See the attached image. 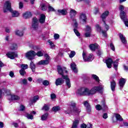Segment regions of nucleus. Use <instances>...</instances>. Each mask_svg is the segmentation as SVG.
Wrapping results in <instances>:
<instances>
[{
    "label": "nucleus",
    "mask_w": 128,
    "mask_h": 128,
    "mask_svg": "<svg viewBox=\"0 0 128 128\" xmlns=\"http://www.w3.org/2000/svg\"><path fill=\"white\" fill-rule=\"evenodd\" d=\"M76 104L74 102H70L68 106V110L64 111V114H80V110L76 107Z\"/></svg>",
    "instance_id": "nucleus-1"
},
{
    "label": "nucleus",
    "mask_w": 128,
    "mask_h": 128,
    "mask_svg": "<svg viewBox=\"0 0 128 128\" xmlns=\"http://www.w3.org/2000/svg\"><path fill=\"white\" fill-rule=\"evenodd\" d=\"M4 12H12V18H18L20 16V13L18 12L14 11L12 8V3L10 1H6L4 7Z\"/></svg>",
    "instance_id": "nucleus-2"
},
{
    "label": "nucleus",
    "mask_w": 128,
    "mask_h": 128,
    "mask_svg": "<svg viewBox=\"0 0 128 128\" xmlns=\"http://www.w3.org/2000/svg\"><path fill=\"white\" fill-rule=\"evenodd\" d=\"M108 14H110V12L108 11H106L104 12L101 16L102 18V22L104 24V26H103V30H102V34L103 36H104L105 38H106V36H108L106 32H108V30H110V26H108V25L106 24V21H104L106 18V16H108Z\"/></svg>",
    "instance_id": "nucleus-3"
},
{
    "label": "nucleus",
    "mask_w": 128,
    "mask_h": 128,
    "mask_svg": "<svg viewBox=\"0 0 128 128\" xmlns=\"http://www.w3.org/2000/svg\"><path fill=\"white\" fill-rule=\"evenodd\" d=\"M104 88L102 85H100L98 86H94L90 90L88 88L87 96H90L92 94H94L96 92H100Z\"/></svg>",
    "instance_id": "nucleus-4"
},
{
    "label": "nucleus",
    "mask_w": 128,
    "mask_h": 128,
    "mask_svg": "<svg viewBox=\"0 0 128 128\" xmlns=\"http://www.w3.org/2000/svg\"><path fill=\"white\" fill-rule=\"evenodd\" d=\"M57 70L58 74L62 76V78H64V76H67L68 75H64V74H68V71L66 70V68L64 67H62L60 66H58L57 67Z\"/></svg>",
    "instance_id": "nucleus-5"
},
{
    "label": "nucleus",
    "mask_w": 128,
    "mask_h": 128,
    "mask_svg": "<svg viewBox=\"0 0 128 128\" xmlns=\"http://www.w3.org/2000/svg\"><path fill=\"white\" fill-rule=\"evenodd\" d=\"M78 96H88V88H80L76 92Z\"/></svg>",
    "instance_id": "nucleus-6"
},
{
    "label": "nucleus",
    "mask_w": 128,
    "mask_h": 128,
    "mask_svg": "<svg viewBox=\"0 0 128 128\" xmlns=\"http://www.w3.org/2000/svg\"><path fill=\"white\" fill-rule=\"evenodd\" d=\"M36 56V53L34 50H30L26 53V58L28 60H34Z\"/></svg>",
    "instance_id": "nucleus-7"
},
{
    "label": "nucleus",
    "mask_w": 128,
    "mask_h": 128,
    "mask_svg": "<svg viewBox=\"0 0 128 128\" xmlns=\"http://www.w3.org/2000/svg\"><path fill=\"white\" fill-rule=\"evenodd\" d=\"M45 58H46V60H42L38 62L37 64L42 65V66H46V64H50V56L47 54L44 55Z\"/></svg>",
    "instance_id": "nucleus-8"
},
{
    "label": "nucleus",
    "mask_w": 128,
    "mask_h": 128,
    "mask_svg": "<svg viewBox=\"0 0 128 128\" xmlns=\"http://www.w3.org/2000/svg\"><path fill=\"white\" fill-rule=\"evenodd\" d=\"M82 57L84 62H92V60H94V55L92 54H89V56L86 58V55L84 52L82 53Z\"/></svg>",
    "instance_id": "nucleus-9"
},
{
    "label": "nucleus",
    "mask_w": 128,
    "mask_h": 128,
    "mask_svg": "<svg viewBox=\"0 0 128 128\" xmlns=\"http://www.w3.org/2000/svg\"><path fill=\"white\" fill-rule=\"evenodd\" d=\"M32 28H34V30H38V18L36 17L32 19Z\"/></svg>",
    "instance_id": "nucleus-10"
},
{
    "label": "nucleus",
    "mask_w": 128,
    "mask_h": 128,
    "mask_svg": "<svg viewBox=\"0 0 128 128\" xmlns=\"http://www.w3.org/2000/svg\"><path fill=\"white\" fill-rule=\"evenodd\" d=\"M120 10V18L123 20V22H126V20H124V18H126V13L124 11V7L122 6H120L119 8Z\"/></svg>",
    "instance_id": "nucleus-11"
},
{
    "label": "nucleus",
    "mask_w": 128,
    "mask_h": 128,
    "mask_svg": "<svg viewBox=\"0 0 128 128\" xmlns=\"http://www.w3.org/2000/svg\"><path fill=\"white\" fill-rule=\"evenodd\" d=\"M96 108L97 110H108V106H106V102H103L102 106H100V104H97L96 106Z\"/></svg>",
    "instance_id": "nucleus-12"
},
{
    "label": "nucleus",
    "mask_w": 128,
    "mask_h": 128,
    "mask_svg": "<svg viewBox=\"0 0 128 128\" xmlns=\"http://www.w3.org/2000/svg\"><path fill=\"white\" fill-rule=\"evenodd\" d=\"M6 56L10 60H14V58H17L18 53L16 52H9L6 54Z\"/></svg>",
    "instance_id": "nucleus-13"
},
{
    "label": "nucleus",
    "mask_w": 128,
    "mask_h": 128,
    "mask_svg": "<svg viewBox=\"0 0 128 128\" xmlns=\"http://www.w3.org/2000/svg\"><path fill=\"white\" fill-rule=\"evenodd\" d=\"M126 80L124 78H121L119 80V86L120 88V90H122L124 88V84H126Z\"/></svg>",
    "instance_id": "nucleus-14"
},
{
    "label": "nucleus",
    "mask_w": 128,
    "mask_h": 128,
    "mask_svg": "<svg viewBox=\"0 0 128 128\" xmlns=\"http://www.w3.org/2000/svg\"><path fill=\"white\" fill-rule=\"evenodd\" d=\"M64 78H57L55 82V84L56 86H62V84L64 83Z\"/></svg>",
    "instance_id": "nucleus-15"
},
{
    "label": "nucleus",
    "mask_w": 128,
    "mask_h": 128,
    "mask_svg": "<svg viewBox=\"0 0 128 128\" xmlns=\"http://www.w3.org/2000/svg\"><path fill=\"white\" fill-rule=\"evenodd\" d=\"M100 46L97 44H91L89 46V48L92 52H96V50H98Z\"/></svg>",
    "instance_id": "nucleus-16"
},
{
    "label": "nucleus",
    "mask_w": 128,
    "mask_h": 128,
    "mask_svg": "<svg viewBox=\"0 0 128 128\" xmlns=\"http://www.w3.org/2000/svg\"><path fill=\"white\" fill-rule=\"evenodd\" d=\"M112 62H114V61L112 60V58H109L106 60V64L108 68H112Z\"/></svg>",
    "instance_id": "nucleus-17"
},
{
    "label": "nucleus",
    "mask_w": 128,
    "mask_h": 128,
    "mask_svg": "<svg viewBox=\"0 0 128 128\" xmlns=\"http://www.w3.org/2000/svg\"><path fill=\"white\" fill-rule=\"evenodd\" d=\"M63 80H66V86H68V88H70V78H68V76H63Z\"/></svg>",
    "instance_id": "nucleus-18"
},
{
    "label": "nucleus",
    "mask_w": 128,
    "mask_h": 128,
    "mask_svg": "<svg viewBox=\"0 0 128 128\" xmlns=\"http://www.w3.org/2000/svg\"><path fill=\"white\" fill-rule=\"evenodd\" d=\"M119 37L122 42L124 44H126L127 42L126 39V37H124V35L121 33L119 34Z\"/></svg>",
    "instance_id": "nucleus-19"
},
{
    "label": "nucleus",
    "mask_w": 128,
    "mask_h": 128,
    "mask_svg": "<svg viewBox=\"0 0 128 128\" xmlns=\"http://www.w3.org/2000/svg\"><path fill=\"white\" fill-rule=\"evenodd\" d=\"M45 22H46V15L44 14H41L40 15L39 22H40V24H44Z\"/></svg>",
    "instance_id": "nucleus-20"
},
{
    "label": "nucleus",
    "mask_w": 128,
    "mask_h": 128,
    "mask_svg": "<svg viewBox=\"0 0 128 128\" xmlns=\"http://www.w3.org/2000/svg\"><path fill=\"white\" fill-rule=\"evenodd\" d=\"M84 106L86 107V110L88 112H90L92 109L90 108V105L88 104V101H85L84 102Z\"/></svg>",
    "instance_id": "nucleus-21"
},
{
    "label": "nucleus",
    "mask_w": 128,
    "mask_h": 128,
    "mask_svg": "<svg viewBox=\"0 0 128 128\" xmlns=\"http://www.w3.org/2000/svg\"><path fill=\"white\" fill-rule=\"evenodd\" d=\"M80 18L83 22H86V16L84 14H81Z\"/></svg>",
    "instance_id": "nucleus-22"
},
{
    "label": "nucleus",
    "mask_w": 128,
    "mask_h": 128,
    "mask_svg": "<svg viewBox=\"0 0 128 128\" xmlns=\"http://www.w3.org/2000/svg\"><path fill=\"white\" fill-rule=\"evenodd\" d=\"M70 68L72 70L75 72V74H76L78 72V69L76 68V64L74 62L70 64Z\"/></svg>",
    "instance_id": "nucleus-23"
},
{
    "label": "nucleus",
    "mask_w": 128,
    "mask_h": 128,
    "mask_svg": "<svg viewBox=\"0 0 128 128\" xmlns=\"http://www.w3.org/2000/svg\"><path fill=\"white\" fill-rule=\"evenodd\" d=\"M116 81L112 80V82H110V88L112 92H114L116 90Z\"/></svg>",
    "instance_id": "nucleus-24"
},
{
    "label": "nucleus",
    "mask_w": 128,
    "mask_h": 128,
    "mask_svg": "<svg viewBox=\"0 0 128 128\" xmlns=\"http://www.w3.org/2000/svg\"><path fill=\"white\" fill-rule=\"evenodd\" d=\"M32 16V12H26L23 14V18H30Z\"/></svg>",
    "instance_id": "nucleus-25"
},
{
    "label": "nucleus",
    "mask_w": 128,
    "mask_h": 128,
    "mask_svg": "<svg viewBox=\"0 0 128 128\" xmlns=\"http://www.w3.org/2000/svg\"><path fill=\"white\" fill-rule=\"evenodd\" d=\"M77 12L76 11V10L74 9H71L70 12V18H72L74 16H76V15Z\"/></svg>",
    "instance_id": "nucleus-26"
},
{
    "label": "nucleus",
    "mask_w": 128,
    "mask_h": 128,
    "mask_svg": "<svg viewBox=\"0 0 128 128\" xmlns=\"http://www.w3.org/2000/svg\"><path fill=\"white\" fill-rule=\"evenodd\" d=\"M30 68H31L32 72H36V64L34 63V62L31 61L30 63Z\"/></svg>",
    "instance_id": "nucleus-27"
},
{
    "label": "nucleus",
    "mask_w": 128,
    "mask_h": 128,
    "mask_svg": "<svg viewBox=\"0 0 128 128\" xmlns=\"http://www.w3.org/2000/svg\"><path fill=\"white\" fill-rule=\"evenodd\" d=\"M15 34L16 36H24V30H16L15 31Z\"/></svg>",
    "instance_id": "nucleus-28"
},
{
    "label": "nucleus",
    "mask_w": 128,
    "mask_h": 128,
    "mask_svg": "<svg viewBox=\"0 0 128 128\" xmlns=\"http://www.w3.org/2000/svg\"><path fill=\"white\" fill-rule=\"evenodd\" d=\"M58 12L59 14H61L62 16H66V14H68V11L66 10V9H63V10H58Z\"/></svg>",
    "instance_id": "nucleus-29"
},
{
    "label": "nucleus",
    "mask_w": 128,
    "mask_h": 128,
    "mask_svg": "<svg viewBox=\"0 0 128 128\" xmlns=\"http://www.w3.org/2000/svg\"><path fill=\"white\" fill-rule=\"evenodd\" d=\"M11 98L12 100H19L20 98L19 96H18L17 95L14 94H10Z\"/></svg>",
    "instance_id": "nucleus-30"
},
{
    "label": "nucleus",
    "mask_w": 128,
    "mask_h": 128,
    "mask_svg": "<svg viewBox=\"0 0 128 128\" xmlns=\"http://www.w3.org/2000/svg\"><path fill=\"white\" fill-rule=\"evenodd\" d=\"M78 122H80V120H74L73 122V124L72 126V128H78Z\"/></svg>",
    "instance_id": "nucleus-31"
},
{
    "label": "nucleus",
    "mask_w": 128,
    "mask_h": 128,
    "mask_svg": "<svg viewBox=\"0 0 128 128\" xmlns=\"http://www.w3.org/2000/svg\"><path fill=\"white\" fill-rule=\"evenodd\" d=\"M25 116L28 120H34V116L32 114L26 113L25 114Z\"/></svg>",
    "instance_id": "nucleus-32"
},
{
    "label": "nucleus",
    "mask_w": 128,
    "mask_h": 128,
    "mask_svg": "<svg viewBox=\"0 0 128 128\" xmlns=\"http://www.w3.org/2000/svg\"><path fill=\"white\" fill-rule=\"evenodd\" d=\"M118 60H116L114 61L113 62V64H114V70H118Z\"/></svg>",
    "instance_id": "nucleus-33"
},
{
    "label": "nucleus",
    "mask_w": 128,
    "mask_h": 128,
    "mask_svg": "<svg viewBox=\"0 0 128 128\" xmlns=\"http://www.w3.org/2000/svg\"><path fill=\"white\" fill-rule=\"evenodd\" d=\"M48 114L46 113L41 116L42 120H46L48 117Z\"/></svg>",
    "instance_id": "nucleus-34"
},
{
    "label": "nucleus",
    "mask_w": 128,
    "mask_h": 128,
    "mask_svg": "<svg viewBox=\"0 0 128 128\" xmlns=\"http://www.w3.org/2000/svg\"><path fill=\"white\" fill-rule=\"evenodd\" d=\"M16 48H18V45L16 44H12L10 46V49H11L12 50H16Z\"/></svg>",
    "instance_id": "nucleus-35"
},
{
    "label": "nucleus",
    "mask_w": 128,
    "mask_h": 128,
    "mask_svg": "<svg viewBox=\"0 0 128 128\" xmlns=\"http://www.w3.org/2000/svg\"><path fill=\"white\" fill-rule=\"evenodd\" d=\"M116 118L117 120H120V122H122L124 119L122 118V116L118 114L116 115Z\"/></svg>",
    "instance_id": "nucleus-36"
},
{
    "label": "nucleus",
    "mask_w": 128,
    "mask_h": 128,
    "mask_svg": "<svg viewBox=\"0 0 128 128\" xmlns=\"http://www.w3.org/2000/svg\"><path fill=\"white\" fill-rule=\"evenodd\" d=\"M21 69L26 70H28V65L26 64H22L20 65Z\"/></svg>",
    "instance_id": "nucleus-37"
},
{
    "label": "nucleus",
    "mask_w": 128,
    "mask_h": 128,
    "mask_svg": "<svg viewBox=\"0 0 128 128\" xmlns=\"http://www.w3.org/2000/svg\"><path fill=\"white\" fill-rule=\"evenodd\" d=\"M92 78H94V80H95L97 82H100V78H98V76L96 74H92Z\"/></svg>",
    "instance_id": "nucleus-38"
},
{
    "label": "nucleus",
    "mask_w": 128,
    "mask_h": 128,
    "mask_svg": "<svg viewBox=\"0 0 128 128\" xmlns=\"http://www.w3.org/2000/svg\"><path fill=\"white\" fill-rule=\"evenodd\" d=\"M96 30L97 32H102V27L100 26V25H98V24H96Z\"/></svg>",
    "instance_id": "nucleus-39"
},
{
    "label": "nucleus",
    "mask_w": 128,
    "mask_h": 128,
    "mask_svg": "<svg viewBox=\"0 0 128 128\" xmlns=\"http://www.w3.org/2000/svg\"><path fill=\"white\" fill-rule=\"evenodd\" d=\"M73 24H74V28H78V22H76V19H73Z\"/></svg>",
    "instance_id": "nucleus-40"
},
{
    "label": "nucleus",
    "mask_w": 128,
    "mask_h": 128,
    "mask_svg": "<svg viewBox=\"0 0 128 128\" xmlns=\"http://www.w3.org/2000/svg\"><path fill=\"white\" fill-rule=\"evenodd\" d=\"M41 6V10H46V4L42 3L40 5Z\"/></svg>",
    "instance_id": "nucleus-41"
},
{
    "label": "nucleus",
    "mask_w": 128,
    "mask_h": 128,
    "mask_svg": "<svg viewBox=\"0 0 128 128\" xmlns=\"http://www.w3.org/2000/svg\"><path fill=\"white\" fill-rule=\"evenodd\" d=\"M60 110V108L58 106L53 107L52 108V110H53V112H58Z\"/></svg>",
    "instance_id": "nucleus-42"
},
{
    "label": "nucleus",
    "mask_w": 128,
    "mask_h": 128,
    "mask_svg": "<svg viewBox=\"0 0 128 128\" xmlns=\"http://www.w3.org/2000/svg\"><path fill=\"white\" fill-rule=\"evenodd\" d=\"M20 76H24L26 72V70H24V69H21L20 70Z\"/></svg>",
    "instance_id": "nucleus-43"
},
{
    "label": "nucleus",
    "mask_w": 128,
    "mask_h": 128,
    "mask_svg": "<svg viewBox=\"0 0 128 128\" xmlns=\"http://www.w3.org/2000/svg\"><path fill=\"white\" fill-rule=\"evenodd\" d=\"M42 110H46V111L49 110L50 106H48L47 104H44Z\"/></svg>",
    "instance_id": "nucleus-44"
},
{
    "label": "nucleus",
    "mask_w": 128,
    "mask_h": 128,
    "mask_svg": "<svg viewBox=\"0 0 128 128\" xmlns=\"http://www.w3.org/2000/svg\"><path fill=\"white\" fill-rule=\"evenodd\" d=\"M74 34H76V36H80V32H78V30L74 28Z\"/></svg>",
    "instance_id": "nucleus-45"
},
{
    "label": "nucleus",
    "mask_w": 128,
    "mask_h": 128,
    "mask_svg": "<svg viewBox=\"0 0 128 128\" xmlns=\"http://www.w3.org/2000/svg\"><path fill=\"white\" fill-rule=\"evenodd\" d=\"M36 56H44V53L42 51H38L36 53Z\"/></svg>",
    "instance_id": "nucleus-46"
},
{
    "label": "nucleus",
    "mask_w": 128,
    "mask_h": 128,
    "mask_svg": "<svg viewBox=\"0 0 128 128\" xmlns=\"http://www.w3.org/2000/svg\"><path fill=\"white\" fill-rule=\"evenodd\" d=\"M74 56H76V52L74 51H72L70 52V54L69 55L70 58H72L74 57Z\"/></svg>",
    "instance_id": "nucleus-47"
},
{
    "label": "nucleus",
    "mask_w": 128,
    "mask_h": 128,
    "mask_svg": "<svg viewBox=\"0 0 128 128\" xmlns=\"http://www.w3.org/2000/svg\"><path fill=\"white\" fill-rule=\"evenodd\" d=\"M86 31L88 32H92V28L89 26H86Z\"/></svg>",
    "instance_id": "nucleus-48"
},
{
    "label": "nucleus",
    "mask_w": 128,
    "mask_h": 128,
    "mask_svg": "<svg viewBox=\"0 0 128 128\" xmlns=\"http://www.w3.org/2000/svg\"><path fill=\"white\" fill-rule=\"evenodd\" d=\"M38 100V96H34L32 100V102H36Z\"/></svg>",
    "instance_id": "nucleus-49"
},
{
    "label": "nucleus",
    "mask_w": 128,
    "mask_h": 128,
    "mask_svg": "<svg viewBox=\"0 0 128 128\" xmlns=\"http://www.w3.org/2000/svg\"><path fill=\"white\" fill-rule=\"evenodd\" d=\"M48 10L49 12H55L54 8L50 6H48Z\"/></svg>",
    "instance_id": "nucleus-50"
},
{
    "label": "nucleus",
    "mask_w": 128,
    "mask_h": 128,
    "mask_svg": "<svg viewBox=\"0 0 128 128\" xmlns=\"http://www.w3.org/2000/svg\"><path fill=\"white\" fill-rule=\"evenodd\" d=\"M110 48L111 50H113L114 52V50H116V48H114V44H112V43H110Z\"/></svg>",
    "instance_id": "nucleus-51"
},
{
    "label": "nucleus",
    "mask_w": 128,
    "mask_h": 128,
    "mask_svg": "<svg viewBox=\"0 0 128 128\" xmlns=\"http://www.w3.org/2000/svg\"><path fill=\"white\" fill-rule=\"evenodd\" d=\"M120 126H128V122L124 121L123 124H121Z\"/></svg>",
    "instance_id": "nucleus-52"
},
{
    "label": "nucleus",
    "mask_w": 128,
    "mask_h": 128,
    "mask_svg": "<svg viewBox=\"0 0 128 128\" xmlns=\"http://www.w3.org/2000/svg\"><path fill=\"white\" fill-rule=\"evenodd\" d=\"M26 110V107L24 105H20V112H24Z\"/></svg>",
    "instance_id": "nucleus-53"
},
{
    "label": "nucleus",
    "mask_w": 128,
    "mask_h": 128,
    "mask_svg": "<svg viewBox=\"0 0 128 128\" xmlns=\"http://www.w3.org/2000/svg\"><path fill=\"white\" fill-rule=\"evenodd\" d=\"M42 84H44V86H48V84H50V82H48L46 80H45L43 81Z\"/></svg>",
    "instance_id": "nucleus-54"
},
{
    "label": "nucleus",
    "mask_w": 128,
    "mask_h": 128,
    "mask_svg": "<svg viewBox=\"0 0 128 128\" xmlns=\"http://www.w3.org/2000/svg\"><path fill=\"white\" fill-rule=\"evenodd\" d=\"M48 42L50 44V45L51 46V48H54V44L50 40H48Z\"/></svg>",
    "instance_id": "nucleus-55"
},
{
    "label": "nucleus",
    "mask_w": 128,
    "mask_h": 128,
    "mask_svg": "<svg viewBox=\"0 0 128 128\" xmlns=\"http://www.w3.org/2000/svg\"><path fill=\"white\" fill-rule=\"evenodd\" d=\"M85 38H90V32H86L84 34Z\"/></svg>",
    "instance_id": "nucleus-56"
},
{
    "label": "nucleus",
    "mask_w": 128,
    "mask_h": 128,
    "mask_svg": "<svg viewBox=\"0 0 128 128\" xmlns=\"http://www.w3.org/2000/svg\"><path fill=\"white\" fill-rule=\"evenodd\" d=\"M96 54L98 56H100V55L102 54V51L100 50H98V52H96Z\"/></svg>",
    "instance_id": "nucleus-57"
},
{
    "label": "nucleus",
    "mask_w": 128,
    "mask_h": 128,
    "mask_svg": "<svg viewBox=\"0 0 128 128\" xmlns=\"http://www.w3.org/2000/svg\"><path fill=\"white\" fill-rule=\"evenodd\" d=\"M24 8V3L22 2H20L19 3V8L21 9Z\"/></svg>",
    "instance_id": "nucleus-58"
},
{
    "label": "nucleus",
    "mask_w": 128,
    "mask_h": 128,
    "mask_svg": "<svg viewBox=\"0 0 128 128\" xmlns=\"http://www.w3.org/2000/svg\"><path fill=\"white\" fill-rule=\"evenodd\" d=\"M54 38L55 40H58V38H60V35L58 34H54Z\"/></svg>",
    "instance_id": "nucleus-59"
},
{
    "label": "nucleus",
    "mask_w": 128,
    "mask_h": 128,
    "mask_svg": "<svg viewBox=\"0 0 128 128\" xmlns=\"http://www.w3.org/2000/svg\"><path fill=\"white\" fill-rule=\"evenodd\" d=\"M56 94H52L50 95V98H51L52 100H54V98H56Z\"/></svg>",
    "instance_id": "nucleus-60"
},
{
    "label": "nucleus",
    "mask_w": 128,
    "mask_h": 128,
    "mask_svg": "<svg viewBox=\"0 0 128 128\" xmlns=\"http://www.w3.org/2000/svg\"><path fill=\"white\" fill-rule=\"evenodd\" d=\"M9 76H10L11 78H14V72H12V71H10V72Z\"/></svg>",
    "instance_id": "nucleus-61"
},
{
    "label": "nucleus",
    "mask_w": 128,
    "mask_h": 128,
    "mask_svg": "<svg viewBox=\"0 0 128 128\" xmlns=\"http://www.w3.org/2000/svg\"><path fill=\"white\" fill-rule=\"evenodd\" d=\"M108 114L106 113H104L102 116L103 118H108Z\"/></svg>",
    "instance_id": "nucleus-62"
},
{
    "label": "nucleus",
    "mask_w": 128,
    "mask_h": 128,
    "mask_svg": "<svg viewBox=\"0 0 128 128\" xmlns=\"http://www.w3.org/2000/svg\"><path fill=\"white\" fill-rule=\"evenodd\" d=\"M124 70H126V72L128 71V66H126L125 64L124 65Z\"/></svg>",
    "instance_id": "nucleus-63"
},
{
    "label": "nucleus",
    "mask_w": 128,
    "mask_h": 128,
    "mask_svg": "<svg viewBox=\"0 0 128 128\" xmlns=\"http://www.w3.org/2000/svg\"><path fill=\"white\" fill-rule=\"evenodd\" d=\"M80 128H86V124H81Z\"/></svg>",
    "instance_id": "nucleus-64"
}]
</instances>
